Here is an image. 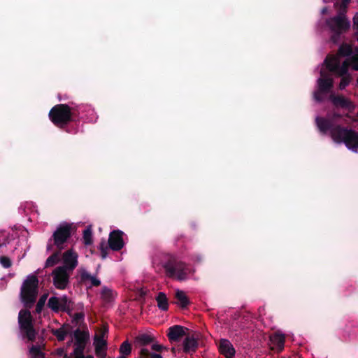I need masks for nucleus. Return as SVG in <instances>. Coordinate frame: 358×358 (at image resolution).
<instances>
[{"mask_svg":"<svg viewBox=\"0 0 358 358\" xmlns=\"http://www.w3.org/2000/svg\"><path fill=\"white\" fill-rule=\"evenodd\" d=\"M79 115L78 106H70L65 103L55 105L48 114L51 122L60 129H64L69 122L74 121Z\"/></svg>","mask_w":358,"mask_h":358,"instance_id":"nucleus-1","label":"nucleus"},{"mask_svg":"<svg viewBox=\"0 0 358 358\" xmlns=\"http://www.w3.org/2000/svg\"><path fill=\"white\" fill-rule=\"evenodd\" d=\"M163 268L167 277L176 278L178 281L186 280L193 271L189 265L178 260L173 256L168 257L163 264Z\"/></svg>","mask_w":358,"mask_h":358,"instance_id":"nucleus-2","label":"nucleus"},{"mask_svg":"<svg viewBox=\"0 0 358 358\" xmlns=\"http://www.w3.org/2000/svg\"><path fill=\"white\" fill-rule=\"evenodd\" d=\"M331 138L337 143H344L353 151L358 148V132L347 127L336 125L331 130Z\"/></svg>","mask_w":358,"mask_h":358,"instance_id":"nucleus-3","label":"nucleus"},{"mask_svg":"<svg viewBox=\"0 0 358 358\" xmlns=\"http://www.w3.org/2000/svg\"><path fill=\"white\" fill-rule=\"evenodd\" d=\"M38 279L34 275H29L22 282L20 288V300L27 308H31L38 296Z\"/></svg>","mask_w":358,"mask_h":358,"instance_id":"nucleus-4","label":"nucleus"},{"mask_svg":"<svg viewBox=\"0 0 358 358\" xmlns=\"http://www.w3.org/2000/svg\"><path fill=\"white\" fill-rule=\"evenodd\" d=\"M18 323L23 337L29 341H34L36 337V331L33 325L32 316L29 310L22 309L19 312Z\"/></svg>","mask_w":358,"mask_h":358,"instance_id":"nucleus-5","label":"nucleus"},{"mask_svg":"<svg viewBox=\"0 0 358 358\" xmlns=\"http://www.w3.org/2000/svg\"><path fill=\"white\" fill-rule=\"evenodd\" d=\"M72 227L70 224H60L53 233L52 238L49 240L47 250L52 249L51 242L57 247L58 250L61 251L64 249V244L71 236Z\"/></svg>","mask_w":358,"mask_h":358,"instance_id":"nucleus-6","label":"nucleus"},{"mask_svg":"<svg viewBox=\"0 0 358 358\" xmlns=\"http://www.w3.org/2000/svg\"><path fill=\"white\" fill-rule=\"evenodd\" d=\"M326 24L331 31H340L341 33L346 32L350 27V22L341 13L327 20Z\"/></svg>","mask_w":358,"mask_h":358,"instance_id":"nucleus-7","label":"nucleus"},{"mask_svg":"<svg viewBox=\"0 0 358 358\" xmlns=\"http://www.w3.org/2000/svg\"><path fill=\"white\" fill-rule=\"evenodd\" d=\"M69 271L64 269V267H57L52 271L53 284L59 289H64L69 282Z\"/></svg>","mask_w":358,"mask_h":358,"instance_id":"nucleus-8","label":"nucleus"},{"mask_svg":"<svg viewBox=\"0 0 358 358\" xmlns=\"http://www.w3.org/2000/svg\"><path fill=\"white\" fill-rule=\"evenodd\" d=\"M123 231L120 230L112 231L108 237V246L109 248L113 251H120L124 246V242L123 240Z\"/></svg>","mask_w":358,"mask_h":358,"instance_id":"nucleus-9","label":"nucleus"},{"mask_svg":"<svg viewBox=\"0 0 358 358\" xmlns=\"http://www.w3.org/2000/svg\"><path fill=\"white\" fill-rule=\"evenodd\" d=\"M108 332L106 328H103L99 335H96L94 338V345L95 347V352L97 357L100 358H105L106 356V346L107 342L103 339V337Z\"/></svg>","mask_w":358,"mask_h":358,"instance_id":"nucleus-10","label":"nucleus"},{"mask_svg":"<svg viewBox=\"0 0 358 358\" xmlns=\"http://www.w3.org/2000/svg\"><path fill=\"white\" fill-rule=\"evenodd\" d=\"M78 254L73 250H68L64 252L62 259L64 265L61 267H64V269L69 271H73L78 266Z\"/></svg>","mask_w":358,"mask_h":358,"instance_id":"nucleus-11","label":"nucleus"},{"mask_svg":"<svg viewBox=\"0 0 358 358\" xmlns=\"http://www.w3.org/2000/svg\"><path fill=\"white\" fill-rule=\"evenodd\" d=\"M185 328L180 325H173L167 330V337L171 342L179 341L185 335Z\"/></svg>","mask_w":358,"mask_h":358,"instance_id":"nucleus-12","label":"nucleus"},{"mask_svg":"<svg viewBox=\"0 0 358 358\" xmlns=\"http://www.w3.org/2000/svg\"><path fill=\"white\" fill-rule=\"evenodd\" d=\"M219 350L226 358H232L236 353V350L230 341L224 338L220 341Z\"/></svg>","mask_w":358,"mask_h":358,"instance_id":"nucleus-13","label":"nucleus"},{"mask_svg":"<svg viewBox=\"0 0 358 358\" xmlns=\"http://www.w3.org/2000/svg\"><path fill=\"white\" fill-rule=\"evenodd\" d=\"M73 330V327L69 324H64L59 329H52L51 333L54 335L58 341H63L67 335L71 334Z\"/></svg>","mask_w":358,"mask_h":358,"instance_id":"nucleus-14","label":"nucleus"},{"mask_svg":"<svg viewBox=\"0 0 358 358\" xmlns=\"http://www.w3.org/2000/svg\"><path fill=\"white\" fill-rule=\"evenodd\" d=\"M80 282L85 285H87L88 281L90 282V286L87 288H91L92 287H98L101 285V280L97 279L95 276L92 275L85 269L80 270Z\"/></svg>","mask_w":358,"mask_h":358,"instance_id":"nucleus-15","label":"nucleus"},{"mask_svg":"<svg viewBox=\"0 0 358 358\" xmlns=\"http://www.w3.org/2000/svg\"><path fill=\"white\" fill-rule=\"evenodd\" d=\"M315 122L321 132L326 134L328 131H329L330 135L331 136V130L333 128H334L335 126L333 125V123L331 120L324 117H317L315 119Z\"/></svg>","mask_w":358,"mask_h":358,"instance_id":"nucleus-16","label":"nucleus"},{"mask_svg":"<svg viewBox=\"0 0 358 358\" xmlns=\"http://www.w3.org/2000/svg\"><path fill=\"white\" fill-rule=\"evenodd\" d=\"M75 338V344L87 343L90 339V334L88 330H80L76 329L73 333Z\"/></svg>","mask_w":358,"mask_h":358,"instance_id":"nucleus-17","label":"nucleus"},{"mask_svg":"<svg viewBox=\"0 0 358 358\" xmlns=\"http://www.w3.org/2000/svg\"><path fill=\"white\" fill-rule=\"evenodd\" d=\"M198 348V342L193 336H187L183 341L184 352H195Z\"/></svg>","mask_w":358,"mask_h":358,"instance_id":"nucleus-18","label":"nucleus"},{"mask_svg":"<svg viewBox=\"0 0 358 358\" xmlns=\"http://www.w3.org/2000/svg\"><path fill=\"white\" fill-rule=\"evenodd\" d=\"M318 89L320 92L328 93L333 87V80L331 78H320L317 80Z\"/></svg>","mask_w":358,"mask_h":358,"instance_id":"nucleus-19","label":"nucleus"},{"mask_svg":"<svg viewBox=\"0 0 358 358\" xmlns=\"http://www.w3.org/2000/svg\"><path fill=\"white\" fill-rule=\"evenodd\" d=\"M331 100L334 105L336 106H340L343 108H348L351 106V101L349 99L345 98L343 96L331 95Z\"/></svg>","mask_w":358,"mask_h":358,"instance_id":"nucleus-20","label":"nucleus"},{"mask_svg":"<svg viewBox=\"0 0 358 358\" xmlns=\"http://www.w3.org/2000/svg\"><path fill=\"white\" fill-rule=\"evenodd\" d=\"M271 343L278 348V351H282L284 348L285 337L280 333H275L270 337Z\"/></svg>","mask_w":358,"mask_h":358,"instance_id":"nucleus-21","label":"nucleus"},{"mask_svg":"<svg viewBox=\"0 0 358 358\" xmlns=\"http://www.w3.org/2000/svg\"><path fill=\"white\" fill-rule=\"evenodd\" d=\"M156 301L158 308L163 311H166L169 309V303L166 295L164 292H159L156 296Z\"/></svg>","mask_w":358,"mask_h":358,"instance_id":"nucleus-22","label":"nucleus"},{"mask_svg":"<svg viewBox=\"0 0 358 358\" xmlns=\"http://www.w3.org/2000/svg\"><path fill=\"white\" fill-rule=\"evenodd\" d=\"M175 297L178 300V303L182 308L187 307L189 304V300L185 292L182 290H177Z\"/></svg>","mask_w":358,"mask_h":358,"instance_id":"nucleus-23","label":"nucleus"},{"mask_svg":"<svg viewBox=\"0 0 358 358\" xmlns=\"http://www.w3.org/2000/svg\"><path fill=\"white\" fill-rule=\"evenodd\" d=\"M350 66V62L348 59L343 61V62L341 64H340L339 62L334 73L339 76H348V69Z\"/></svg>","mask_w":358,"mask_h":358,"instance_id":"nucleus-24","label":"nucleus"},{"mask_svg":"<svg viewBox=\"0 0 358 358\" xmlns=\"http://www.w3.org/2000/svg\"><path fill=\"white\" fill-rule=\"evenodd\" d=\"M101 297L104 302L110 303L114 299L113 291L107 287H103L101 292Z\"/></svg>","mask_w":358,"mask_h":358,"instance_id":"nucleus-25","label":"nucleus"},{"mask_svg":"<svg viewBox=\"0 0 358 358\" xmlns=\"http://www.w3.org/2000/svg\"><path fill=\"white\" fill-rule=\"evenodd\" d=\"M327 68L329 71L334 73L338 64V59L336 57H327L324 60Z\"/></svg>","mask_w":358,"mask_h":358,"instance_id":"nucleus-26","label":"nucleus"},{"mask_svg":"<svg viewBox=\"0 0 358 358\" xmlns=\"http://www.w3.org/2000/svg\"><path fill=\"white\" fill-rule=\"evenodd\" d=\"M48 307L55 313L59 311V298L57 296H51L47 304Z\"/></svg>","mask_w":358,"mask_h":358,"instance_id":"nucleus-27","label":"nucleus"},{"mask_svg":"<svg viewBox=\"0 0 358 358\" xmlns=\"http://www.w3.org/2000/svg\"><path fill=\"white\" fill-rule=\"evenodd\" d=\"M352 54V47L347 43H343L338 48V55L342 57H351Z\"/></svg>","mask_w":358,"mask_h":358,"instance_id":"nucleus-28","label":"nucleus"},{"mask_svg":"<svg viewBox=\"0 0 358 358\" xmlns=\"http://www.w3.org/2000/svg\"><path fill=\"white\" fill-rule=\"evenodd\" d=\"M83 239L85 245H90L92 243V231L90 226L83 231Z\"/></svg>","mask_w":358,"mask_h":358,"instance_id":"nucleus-29","label":"nucleus"},{"mask_svg":"<svg viewBox=\"0 0 358 358\" xmlns=\"http://www.w3.org/2000/svg\"><path fill=\"white\" fill-rule=\"evenodd\" d=\"M59 253L60 251L58 250L57 252H54L52 255L48 257L45 262V267L53 266L57 264L59 260Z\"/></svg>","mask_w":358,"mask_h":358,"instance_id":"nucleus-30","label":"nucleus"},{"mask_svg":"<svg viewBox=\"0 0 358 358\" xmlns=\"http://www.w3.org/2000/svg\"><path fill=\"white\" fill-rule=\"evenodd\" d=\"M71 301L66 296L59 298V311L69 312L70 310V304Z\"/></svg>","mask_w":358,"mask_h":358,"instance_id":"nucleus-31","label":"nucleus"},{"mask_svg":"<svg viewBox=\"0 0 358 358\" xmlns=\"http://www.w3.org/2000/svg\"><path fill=\"white\" fill-rule=\"evenodd\" d=\"M131 345L128 341H124L119 349L120 353L123 355V356H128L131 352Z\"/></svg>","mask_w":358,"mask_h":358,"instance_id":"nucleus-32","label":"nucleus"},{"mask_svg":"<svg viewBox=\"0 0 358 358\" xmlns=\"http://www.w3.org/2000/svg\"><path fill=\"white\" fill-rule=\"evenodd\" d=\"M136 339L142 345H146L153 341V338L145 334H140Z\"/></svg>","mask_w":358,"mask_h":358,"instance_id":"nucleus-33","label":"nucleus"},{"mask_svg":"<svg viewBox=\"0 0 358 358\" xmlns=\"http://www.w3.org/2000/svg\"><path fill=\"white\" fill-rule=\"evenodd\" d=\"M29 352L34 357L45 358V354L41 351L39 345H32L29 350Z\"/></svg>","mask_w":358,"mask_h":358,"instance_id":"nucleus-34","label":"nucleus"},{"mask_svg":"<svg viewBox=\"0 0 358 358\" xmlns=\"http://www.w3.org/2000/svg\"><path fill=\"white\" fill-rule=\"evenodd\" d=\"M76 347L73 350V355L75 357L84 355V351L86 348L87 343L75 344Z\"/></svg>","mask_w":358,"mask_h":358,"instance_id":"nucleus-35","label":"nucleus"},{"mask_svg":"<svg viewBox=\"0 0 358 358\" xmlns=\"http://www.w3.org/2000/svg\"><path fill=\"white\" fill-rule=\"evenodd\" d=\"M47 297H48L47 294H43L40 297V299L38 301L36 306V312L37 313H41V312L42 311V310L45 306V301L47 300Z\"/></svg>","mask_w":358,"mask_h":358,"instance_id":"nucleus-36","label":"nucleus"},{"mask_svg":"<svg viewBox=\"0 0 358 358\" xmlns=\"http://www.w3.org/2000/svg\"><path fill=\"white\" fill-rule=\"evenodd\" d=\"M348 59L350 62V66L352 69L358 71V49L357 50L356 53L348 58Z\"/></svg>","mask_w":358,"mask_h":358,"instance_id":"nucleus-37","label":"nucleus"},{"mask_svg":"<svg viewBox=\"0 0 358 358\" xmlns=\"http://www.w3.org/2000/svg\"><path fill=\"white\" fill-rule=\"evenodd\" d=\"M99 250L101 253V257L102 259H106L108 256V247L107 246L104 241L100 243Z\"/></svg>","mask_w":358,"mask_h":358,"instance_id":"nucleus-38","label":"nucleus"},{"mask_svg":"<svg viewBox=\"0 0 358 358\" xmlns=\"http://www.w3.org/2000/svg\"><path fill=\"white\" fill-rule=\"evenodd\" d=\"M341 77H342V78L339 83V89L343 90L350 84V83L351 81V77L350 76V75L343 76Z\"/></svg>","mask_w":358,"mask_h":358,"instance_id":"nucleus-39","label":"nucleus"},{"mask_svg":"<svg viewBox=\"0 0 358 358\" xmlns=\"http://www.w3.org/2000/svg\"><path fill=\"white\" fill-rule=\"evenodd\" d=\"M0 264L5 268H8L12 266V262L10 259L7 256L0 257Z\"/></svg>","mask_w":358,"mask_h":358,"instance_id":"nucleus-40","label":"nucleus"},{"mask_svg":"<svg viewBox=\"0 0 358 358\" xmlns=\"http://www.w3.org/2000/svg\"><path fill=\"white\" fill-rule=\"evenodd\" d=\"M322 94H326L325 92H320L318 89L317 91L314 92V99L317 102H321L323 101Z\"/></svg>","mask_w":358,"mask_h":358,"instance_id":"nucleus-41","label":"nucleus"},{"mask_svg":"<svg viewBox=\"0 0 358 358\" xmlns=\"http://www.w3.org/2000/svg\"><path fill=\"white\" fill-rule=\"evenodd\" d=\"M151 354L148 349L142 348L139 352V357L140 358H148Z\"/></svg>","mask_w":358,"mask_h":358,"instance_id":"nucleus-42","label":"nucleus"},{"mask_svg":"<svg viewBox=\"0 0 358 358\" xmlns=\"http://www.w3.org/2000/svg\"><path fill=\"white\" fill-rule=\"evenodd\" d=\"M84 313H76L74 314L73 317V322L76 323H78L80 321L84 319Z\"/></svg>","mask_w":358,"mask_h":358,"instance_id":"nucleus-43","label":"nucleus"},{"mask_svg":"<svg viewBox=\"0 0 358 358\" xmlns=\"http://www.w3.org/2000/svg\"><path fill=\"white\" fill-rule=\"evenodd\" d=\"M333 32V34L331 37V41L334 43H336L340 38V36L342 33H341L340 31H332Z\"/></svg>","mask_w":358,"mask_h":358,"instance_id":"nucleus-44","label":"nucleus"},{"mask_svg":"<svg viewBox=\"0 0 358 358\" xmlns=\"http://www.w3.org/2000/svg\"><path fill=\"white\" fill-rule=\"evenodd\" d=\"M164 347L162 345L155 343L152 345V350L157 351V352H161L163 350Z\"/></svg>","mask_w":358,"mask_h":358,"instance_id":"nucleus-45","label":"nucleus"},{"mask_svg":"<svg viewBox=\"0 0 358 358\" xmlns=\"http://www.w3.org/2000/svg\"><path fill=\"white\" fill-rule=\"evenodd\" d=\"M351 1V0H342L341 4V9H345L348 5V3Z\"/></svg>","mask_w":358,"mask_h":358,"instance_id":"nucleus-46","label":"nucleus"},{"mask_svg":"<svg viewBox=\"0 0 358 358\" xmlns=\"http://www.w3.org/2000/svg\"><path fill=\"white\" fill-rule=\"evenodd\" d=\"M150 358H162V357L159 354L152 353Z\"/></svg>","mask_w":358,"mask_h":358,"instance_id":"nucleus-47","label":"nucleus"},{"mask_svg":"<svg viewBox=\"0 0 358 358\" xmlns=\"http://www.w3.org/2000/svg\"><path fill=\"white\" fill-rule=\"evenodd\" d=\"M354 24L357 27V28L358 29V15H356L355 17H354Z\"/></svg>","mask_w":358,"mask_h":358,"instance_id":"nucleus-48","label":"nucleus"},{"mask_svg":"<svg viewBox=\"0 0 358 358\" xmlns=\"http://www.w3.org/2000/svg\"><path fill=\"white\" fill-rule=\"evenodd\" d=\"M74 358H94V357L92 355H87V356L82 355V356H79V357H74Z\"/></svg>","mask_w":358,"mask_h":358,"instance_id":"nucleus-49","label":"nucleus"},{"mask_svg":"<svg viewBox=\"0 0 358 358\" xmlns=\"http://www.w3.org/2000/svg\"><path fill=\"white\" fill-rule=\"evenodd\" d=\"M6 245V243H0V248H1V247H3V245Z\"/></svg>","mask_w":358,"mask_h":358,"instance_id":"nucleus-50","label":"nucleus"},{"mask_svg":"<svg viewBox=\"0 0 358 358\" xmlns=\"http://www.w3.org/2000/svg\"><path fill=\"white\" fill-rule=\"evenodd\" d=\"M64 358H70V357H68V355H64Z\"/></svg>","mask_w":358,"mask_h":358,"instance_id":"nucleus-51","label":"nucleus"}]
</instances>
